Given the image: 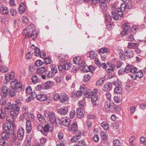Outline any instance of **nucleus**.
<instances>
[{"label": "nucleus", "instance_id": "c03bdc74", "mask_svg": "<svg viewBox=\"0 0 146 146\" xmlns=\"http://www.w3.org/2000/svg\"><path fill=\"white\" fill-rule=\"evenodd\" d=\"M6 109L5 108L4 109H1V111L0 114L4 118L5 116V114L8 113V111L6 110Z\"/></svg>", "mask_w": 146, "mask_h": 146}, {"label": "nucleus", "instance_id": "3c124183", "mask_svg": "<svg viewBox=\"0 0 146 146\" xmlns=\"http://www.w3.org/2000/svg\"><path fill=\"white\" fill-rule=\"evenodd\" d=\"M100 135L102 138V141L104 142V141L106 139V136L105 134L103 132H101L100 133Z\"/></svg>", "mask_w": 146, "mask_h": 146}, {"label": "nucleus", "instance_id": "6ab92c4d", "mask_svg": "<svg viewBox=\"0 0 146 146\" xmlns=\"http://www.w3.org/2000/svg\"><path fill=\"white\" fill-rule=\"evenodd\" d=\"M139 44L137 43L129 42L127 44V48L130 49H135L137 48Z\"/></svg>", "mask_w": 146, "mask_h": 146}, {"label": "nucleus", "instance_id": "7c9ffc66", "mask_svg": "<svg viewBox=\"0 0 146 146\" xmlns=\"http://www.w3.org/2000/svg\"><path fill=\"white\" fill-rule=\"evenodd\" d=\"M134 34L133 33L129 35L127 37V40L131 42L133 41L135 39L133 36Z\"/></svg>", "mask_w": 146, "mask_h": 146}, {"label": "nucleus", "instance_id": "9b49d317", "mask_svg": "<svg viewBox=\"0 0 146 146\" xmlns=\"http://www.w3.org/2000/svg\"><path fill=\"white\" fill-rule=\"evenodd\" d=\"M69 98L67 95L65 93H62L60 94V102L61 103H67L68 102Z\"/></svg>", "mask_w": 146, "mask_h": 146}, {"label": "nucleus", "instance_id": "49530a36", "mask_svg": "<svg viewBox=\"0 0 146 146\" xmlns=\"http://www.w3.org/2000/svg\"><path fill=\"white\" fill-rule=\"evenodd\" d=\"M12 106L13 104H12L10 102H8L5 105V108L7 110H9L11 109Z\"/></svg>", "mask_w": 146, "mask_h": 146}, {"label": "nucleus", "instance_id": "79ce46f5", "mask_svg": "<svg viewBox=\"0 0 146 146\" xmlns=\"http://www.w3.org/2000/svg\"><path fill=\"white\" fill-rule=\"evenodd\" d=\"M31 80L34 84H36L38 82V78L36 75H34L32 76Z\"/></svg>", "mask_w": 146, "mask_h": 146}, {"label": "nucleus", "instance_id": "c85d7f7f", "mask_svg": "<svg viewBox=\"0 0 146 146\" xmlns=\"http://www.w3.org/2000/svg\"><path fill=\"white\" fill-rule=\"evenodd\" d=\"M125 10L123 9L122 8V7L120 6V7L117 10L118 14L121 17H123L124 14L123 13V11H125Z\"/></svg>", "mask_w": 146, "mask_h": 146}, {"label": "nucleus", "instance_id": "a878e982", "mask_svg": "<svg viewBox=\"0 0 146 146\" xmlns=\"http://www.w3.org/2000/svg\"><path fill=\"white\" fill-rule=\"evenodd\" d=\"M46 70V68L43 66L38 68L37 69V72L38 74H42L45 72Z\"/></svg>", "mask_w": 146, "mask_h": 146}, {"label": "nucleus", "instance_id": "dca6fc26", "mask_svg": "<svg viewBox=\"0 0 146 146\" xmlns=\"http://www.w3.org/2000/svg\"><path fill=\"white\" fill-rule=\"evenodd\" d=\"M84 112L80 108H77L76 110V115L77 117L81 118L84 115Z\"/></svg>", "mask_w": 146, "mask_h": 146}, {"label": "nucleus", "instance_id": "de8ad7c7", "mask_svg": "<svg viewBox=\"0 0 146 146\" xmlns=\"http://www.w3.org/2000/svg\"><path fill=\"white\" fill-rule=\"evenodd\" d=\"M135 75L136 78L137 77L139 78H141L143 75V73L141 70L137 71Z\"/></svg>", "mask_w": 146, "mask_h": 146}, {"label": "nucleus", "instance_id": "09e8293b", "mask_svg": "<svg viewBox=\"0 0 146 146\" xmlns=\"http://www.w3.org/2000/svg\"><path fill=\"white\" fill-rule=\"evenodd\" d=\"M91 78L89 74H86L84 76L83 80L86 82L89 80Z\"/></svg>", "mask_w": 146, "mask_h": 146}, {"label": "nucleus", "instance_id": "cd10ccee", "mask_svg": "<svg viewBox=\"0 0 146 146\" xmlns=\"http://www.w3.org/2000/svg\"><path fill=\"white\" fill-rule=\"evenodd\" d=\"M113 144L115 146H121L122 144V141L121 140L115 139L113 141Z\"/></svg>", "mask_w": 146, "mask_h": 146}, {"label": "nucleus", "instance_id": "39448f33", "mask_svg": "<svg viewBox=\"0 0 146 146\" xmlns=\"http://www.w3.org/2000/svg\"><path fill=\"white\" fill-rule=\"evenodd\" d=\"M35 25H29L28 27L25 28L23 32V34L26 35H31L34 31L33 28H35Z\"/></svg>", "mask_w": 146, "mask_h": 146}, {"label": "nucleus", "instance_id": "b1692460", "mask_svg": "<svg viewBox=\"0 0 146 146\" xmlns=\"http://www.w3.org/2000/svg\"><path fill=\"white\" fill-rule=\"evenodd\" d=\"M108 66H110V68L107 69L106 70V71L108 73L110 74L112 73V72H113V69L115 68V66L114 64H109Z\"/></svg>", "mask_w": 146, "mask_h": 146}, {"label": "nucleus", "instance_id": "bb28decb", "mask_svg": "<svg viewBox=\"0 0 146 146\" xmlns=\"http://www.w3.org/2000/svg\"><path fill=\"white\" fill-rule=\"evenodd\" d=\"M121 7L124 10H125L126 9H131L132 8V5H129L127 3H122L121 5Z\"/></svg>", "mask_w": 146, "mask_h": 146}, {"label": "nucleus", "instance_id": "423d86ee", "mask_svg": "<svg viewBox=\"0 0 146 146\" xmlns=\"http://www.w3.org/2000/svg\"><path fill=\"white\" fill-rule=\"evenodd\" d=\"M12 82L13 84L12 87L16 89L17 92H19L21 90L22 88L21 84L17 80H15Z\"/></svg>", "mask_w": 146, "mask_h": 146}, {"label": "nucleus", "instance_id": "a18cd8bd", "mask_svg": "<svg viewBox=\"0 0 146 146\" xmlns=\"http://www.w3.org/2000/svg\"><path fill=\"white\" fill-rule=\"evenodd\" d=\"M112 16H111L109 14H106V15L105 19L106 21H108L109 22H110L112 20Z\"/></svg>", "mask_w": 146, "mask_h": 146}, {"label": "nucleus", "instance_id": "0eeeda50", "mask_svg": "<svg viewBox=\"0 0 146 146\" xmlns=\"http://www.w3.org/2000/svg\"><path fill=\"white\" fill-rule=\"evenodd\" d=\"M96 1L99 2L100 3L101 8L104 12H106L108 9L107 4L106 3V1L108 2L110 0H95Z\"/></svg>", "mask_w": 146, "mask_h": 146}, {"label": "nucleus", "instance_id": "f704fd0d", "mask_svg": "<svg viewBox=\"0 0 146 146\" xmlns=\"http://www.w3.org/2000/svg\"><path fill=\"white\" fill-rule=\"evenodd\" d=\"M87 67L88 68V70L85 69V68L84 70V72H87L88 71H90L91 73H93L94 71V68L93 67V66H87Z\"/></svg>", "mask_w": 146, "mask_h": 146}, {"label": "nucleus", "instance_id": "1a4fd4ad", "mask_svg": "<svg viewBox=\"0 0 146 146\" xmlns=\"http://www.w3.org/2000/svg\"><path fill=\"white\" fill-rule=\"evenodd\" d=\"M9 89L6 86L2 87L1 89L0 94L2 98L6 97L9 94Z\"/></svg>", "mask_w": 146, "mask_h": 146}, {"label": "nucleus", "instance_id": "4c0bfd02", "mask_svg": "<svg viewBox=\"0 0 146 146\" xmlns=\"http://www.w3.org/2000/svg\"><path fill=\"white\" fill-rule=\"evenodd\" d=\"M97 54L94 51H92L90 53L89 57L91 59H93L97 56Z\"/></svg>", "mask_w": 146, "mask_h": 146}, {"label": "nucleus", "instance_id": "5701e85b", "mask_svg": "<svg viewBox=\"0 0 146 146\" xmlns=\"http://www.w3.org/2000/svg\"><path fill=\"white\" fill-rule=\"evenodd\" d=\"M32 130L31 122L29 121L26 122V130L27 133H31Z\"/></svg>", "mask_w": 146, "mask_h": 146}, {"label": "nucleus", "instance_id": "e433bc0d", "mask_svg": "<svg viewBox=\"0 0 146 146\" xmlns=\"http://www.w3.org/2000/svg\"><path fill=\"white\" fill-rule=\"evenodd\" d=\"M102 127L105 130H107L109 127V125L106 122L104 121L101 124Z\"/></svg>", "mask_w": 146, "mask_h": 146}, {"label": "nucleus", "instance_id": "0e129e2a", "mask_svg": "<svg viewBox=\"0 0 146 146\" xmlns=\"http://www.w3.org/2000/svg\"><path fill=\"white\" fill-rule=\"evenodd\" d=\"M40 50L38 48H36L35 50V55L38 56L40 54Z\"/></svg>", "mask_w": 146, "mask_h": 146}, {"label": "nucleus", "instance_id": "f03ea898", "mask_svg": "<svg viewBox=\"0 0 146 146\" xmlns=\"http://www.w3.org/2000/svg\"><path fill=\"white\" fill-rule=\"evenodd\" d=\"M10 123V125H8L7 124H4L3 126V128L4 131L1 134V138L5 140H7L9 139V135L11 133L12 123Z\"/></svg>", "mask_w": 146, "mask_h": 146}, {"label": "nucleus", "instance_id": "2eb2a0df", "mask_svg": "<svg viewBox=\"0 0 146 146\" xmlns=\"http://www.w3.org/2000/svg\"><path fill=\"white\" fill-rule=\"evenodd\" d=\"M26 7V4L25 2H24L21 3L19 7V11L21 14L23 13L25 11Z\"/></svg>", "mask_w": 146, "mask_h": 146}, {"label": "nucleus", "instance_id": "69168bd1", "mask_svg": "<svg viewBox=\"0 0 146 146\" xmlns=\"http://www.w3.org/2000/svg\"><path fill=\"white\" fill-rule=\"evenodd\" d=\"M86 145L83 140H80L78 141L77 146H86Z\"/></svg>", "mask_w": 146, "mask_h": 146}, {"label": "nucleus", "instance_id": "7ed1b4c3", "mask_svg": "<svg viewBox=\"0 0 146 146\" xmlns=\"http://www.w3.org/2000/svg\"><path fill=\"white\" fill-rule=\"evenodd\" d=\"M98 90L95 89L92 90L90 92L87 93L86 95V96L88 98L91 97L92 102L93 103L94 106H95L97 105L96 102L97 101L98 97L97 95V92Z\"/></svg>", "mask_w": 146, "mask_h": 146}, {"label": "nucleus", "instance_id": "4468645a", "mask_svg": "<svg viewBox=\"0 0 146 146\" xmlns=\"http://www.w3.org/2000/svg\"><path fill=\"white\" fill-rule=\"evenodd\" d=\"M17 93L16 91V90L11 87L10 88L9 90V96L11 98H13L16 96Z\"/></svg>", "mask_w": 146, "mask_h": 146}, {"label": "nucleus", "instance_id": "a211bd4d", "mask_svg": "<svg viewBox=\"0 0 146 146\" xmlns=\"http://www.w3.org/2000/svg\"><path fill=\"white\" fill-rule=\"evenodd\" d=\"M9 12L8 9L6 7H2L0 9V13L3 15H7Z\"/></svg>", "mask_w": 146, "mask_h": 146}, {"label": "nucleus", "instance_id": "bf43d9fd", "mask_svg": "<svg viewBox=\"0 0 146 146\" xmlns=\"http://www.w3.org/2000/svg\"><path fill=\"white\" fill-rule=\"evenodd\" d=\"M23 22L24 24H27L29 22V20L27 17L25 16H24L22 17Z\"/></svg>", "mask_w": 146, "mask_h": 146}, {"label": "nucleus", "instance_id": "aec40b11", "mask_svg": "<svg viewBox=\"0 0 146 146\" xmlns=\"http://www.w3.org/2000/svg\"><path fill=\"white\" fill-rule=\"evenodd\" d=\"M37 117L38 120L41 123L44 124L45 123V119L43 115L39 114H37Z\"/></svg>", "mask_w": 146, "mask_h": 146}, {"label": "nucleus", "instance_id": "13d9d810", "mask_svg": "<svg viewBox=\"0 0 146 146\" xmlns=\"http://www.w3.org/2000/svg\"><path fill=\"white\" fill-rule=\"evenodd\" d=\"M51 62V60L50 58L48 57V58H46L44 60V62H43L44 64H50Z\"/></svg>", "mask_w": 146, "mask_h": 146}, {"label": "nucleus", "instance_id": "a19ab883", "mask_svg": "<svg viewBox=\"0 0 146 146\" xmlns=\"http://www.w3.org/2000/svg\"><path fill=\"white\" fill-rule=\"evenodd\" d=\"M123 30L128 31L130 28L129 25V23L124 24L122 26Z\"/></svg>", "mask_w": 146, "mask_h": 146}, {"label": "nucleus", "instance_id": "864d4df0", "mask_svg": "<svg viewBox=\"0 0 146 146\" xmlns=\"http://www.w3.org/2000/svg\"><path fill=\"white\" fill-rule=\"evenodd\" d=\"M76 115V112L74 110H72L70 113L69 116L70 118H73Z\"/></svg>", "mask_w": 146, "mask_h": 146}, {"label": "nucleus", "instance_id": "20e7f679", "mask_svg": "<svg viewBox=\"0 0 146 146\" xmlns=\"http://www.w3.org/2000/svg\"><path fill=\"white\" fill-rule=\"evenodd\" d=\"M44 115L46 119L50 121L52 124L56 123V119L54 114L52 112L48 110L45 111Z\"/></svg>", "mask_w": 146, "mask_h": 146}, {"label": "nucleus", "instance_id": "5fc2aeb1", "mask_svg": "<svg viewBox=\"0 0 146 146\" xmlns=\"http://www.w3.org/2000/svg\"><path fill=\"white\" fill-rule=\"evenodd\" d=\"M8 70L7 67L4 66H0V71L3 72H6Z\"/></svg>", "mask_w": 146, "mask_h": 146}, {"label": "nucleus", "instance_id": "8fccbe9b", "mask_svg": "<svg viewBox=\"0 0 146 146\" xmlns=\"http://www.w3.org/2000/svg\"><path fill=\"white\" fill-rule=\"evenodd\" d=\"M113 100L114 102L117 103H119L121 102V99L118 96H115L113 98Z\"/></svg>", "mask_w": 146, "mask_h": 146}, {"label": "nucleus", "instance_id": "c756f323", "mask_svg": "<svg viewBox=\"0 0 146 146\" xmlns=\"http://www.w3.org/2000/svg\"><path fill=\"white\" fill-rule=\"evenodd\" d=\"M50 67L51 70V72L54 75V74L57 73V69L56 65L54 64H52L50 66Z\"/></svg>", "mask_w": 146, "mask_h": 146}, {"label": "nucleus", "instance_id": "6e6d98bb", "mask_svg": "<svg viewBox=\"0 0 146 146\" xmlns=\"http://www.w3.org/2000/svg\"><path fill=\"white\" fill-rule=\"evenodd\" d=\"M131 67V66L130 65H127L125 68V69L124 70V72L127 73L130 72Z\"/></svg>", "mask_w": 146, "mask_h": 146}, {"label": "nucleus", "instance_id": "473e14b6", "mask_svg": "<svg viewBox=\"0 0 146 146\" xmlns=\"http://www.w3.org/2000/svg\"><path fill=\"white\" fill-rule=\"evenodd\" d=\"M115 93L116 94H121L122 92V89L121 87H119L118 86H116L114 90Z\"/></svg>", "mask_w": 146, "mask_h": 146}, {"label": "nucleus", "instance_id": "e2e57ef3", "mask_svg": "<svg viewBox=\"0 0 146 146\" xmlns=\"http://www.w3.org/2000/svg\"><path fill=\"white\" fill-rule=\"evenodd\" d=\"M43 62L40 60H37L36 62V65L38 67L40 66L42 64Z\"/></svg>", "mask_w": 146, "mask_h": 146}, {"label": "nucleus", "instance_id": "f257e3e1", "mask_svg": "<svg viewBox=\"0 0 146 146\" xmlns=\"http://www.w3.org/2000/svg\"><path fill=\"white\" fill-rule=\"evenodd\" d=\"M12 108L10 112V117L7 118V120L11 123H13L16 117L19 114V111L20 109L19 107L17 104H13Z\"/></svg>", "mask_w": 146, "mask_h": 146}, {"label": "nucleus", "instance_id": "c9c22d12", "mask_svg": "<svg viewBox=\"0 0 146 146\" xmlns=\"http://www.w3.org/2000/svg\"><path fill=\"white\" fill-rule=\"evenodd\" d=\"M124 51L126 54V56L129 58H131L133 56V53L131 51H127V50L125 49Z\"/></svg>", "mask_w": 146, "mask_h": 146}, {"label": "nucleus", "instance_id": "58836bf2", "mask_svg": "<svg viewBox=\"0 0 146 146\" xmlns=\"http://www.w3.org/2000/svg\"><path fill=\"white\" fill-rule=\"evenodd\" d=\"M34 32H33L30 35H26L25 36V38H28L30 37L32 38L33 39H35L36 37V34L34 33Z\"/></svg>", "mask_w": 146, "mask_h": 146}, {"label": "nucleus", "instance_id": "052dcab7", "mask_svg": "<svg viewBox=\"0 0 146 146\" xmlns=\"http://www.w3.org/2000/svg\"><path fill=\"white\" fill-rule=\"evenodd\" d=\"M119 54V58L121 60H124L125 59V56L123 52H120Z\"/></svg>", "mask_w": 146, "mask_h": 146}, {"label": "nucleus", "instance_id": "4be33fe9", "mask_svg": "<svg viewBox=\"0 0 146 146\" xmlns=\"http://www.w3.org/2000/svg\"><path fill=\"white\" fill-rule=\"evenodd\" d=\"M12 123V131L13 132L12 133H11L10 134L12 136V137L13 138V140H12L13 143H14V142L17 139V137L16 136V133L14 131V125L13 123Z\"/></svg>", "mask_w": 146, "mask_h": 146}, {"label": "nucleus", "instance_id": "2f4dec72", "mask_svg": "<svg viewBox=\"0 0 146 146\" xmlns=\"http://www.w3.org/2000/svg\"><path fill=\"white\" fill-rule=\"evenodd\" d=\"M74 62L76 64H80L81 63V60L80 57H76L74 58L73 60Z\"/></svg>", "mask_w": 146, "mask_h": 146}, {"label": "nucleus", "instance_id": "37998d69", "mask_svg": "<svg viewBox=\"0 0 146 146\" xmlns=\"http://www.w3.org/2000/svg\"><path fill=\"white\" fill-rule=\"evenodd\" d=\"M44 74H45V76H46V77L48 78H51L54 75L51 71L47 70H46Z\"/></svg>", "mask_w": 146, "mask_h": 146}, {"label": "nucleus", "instance_id": "393cba45", "mask_svg": "<svg viewBox=\"0 0 146 146\" xmlns=\"http://www.w3.org/2000/svg\"><path fill=\"white\" fill-rule=\"evenodd\" d=\"M46 99V97L44 94H38L37 96V100L41 102H43Z\"/></svg>", "mask_w": 146, "mask_h": 146}, {"label": "nucleus", "instance_id": "412c9836", "mask_svg": "<svg viewBox=\"0 0 146 146\" xmlns=\"http://www.w3.org/2000/svg\"><path fill=\"white\" fill-rule=\"evenodd\" d=\"M73 133H77L78 131L77 124L76 122H73L70 129Z\"/></svg>", "mask_w": 146, "mask_h": 146}, {"label": "nucleus", "instance_id": "ea45409f", "mask_svg": "<svg viewBox=\"0 0 146 146\" xmlns=\"http://www.w3.org/2000/svg\"><path fill=\"white\" fill-rule=\"evenodd\" d=\"M110 107H109V109L112 110L113 109L114 110L115 109H119V108H119V107L113 102L112 103H110Z\"/></svg>", "mask_w": 146, "mask_h": 146}, {"label": "nucleus", "instance_id": "f8f14e48", "mask_svg": "<svg viewBox=\"0 0 146 146\" xmlns=\"http://www.w3.org/2000/svg\"><path fill=\"white\" fill-rule=\"evenodd\" d=\"M68 108L67 107H62L57 110L59 114L63 115H66L68 112Z\"/></svg>", "mask_w": 146, "mask_h": 146}, {"label": "nucleus", "instance_id": "6e6552de", "mask_svg": "<svg viewBox=\"0 0 146 146\" xmlns=\"http://www.w3.org/2000/svg\"><path fill=\"white\" fill-rule=\"evenodd\" d=\"M23 118L27 119V121H33L35 120V116L34 115L30 112H27V113H24L23 115Z\"/></svg>", "mask_w": 146, "mask_h": 146}, {"label": "nucleus", "instance_id": "4d7b16f0", "mask_svg": "<svg viewBox=\"0 0 146 146\" xmlns=\"http://www.w3.org/2000/svg\"><path fill=\"white\" fill-rule=\"evenodd\" d=\"M107 52V49L105 48H102L98 50V52L100 54H102Z\"/></svg>", "mask_w": 146, "mask_h": 146}, {"label": "nucleus", "instance_id": "f3484780", "mask_svg": "<svg viewBox=\"0 0 146 146\" xmlns=\"http://www.w3.org/2000/svg\"><path fill=\"white\" fill-rule=\"evenodd\" d=\"M112 85L110 82L106 83L103 88V90L105 91H109L111 89Z\"/></svg>", "mask_w": 146, "mask_h": 146}, {"label": "nucleus", "instance_id": "ddd939ff", "mask_svg": "<svg viewBox=\"0 0 146 146\" xmlns=\"http://www.w3.org/2000/svg\"><path fill=\"white\" fill-rule=\"evenodd\" d=\"M52 128L50 127L48 124H45L43 127V134L45 136L46 135L47 133L49 131H52Z\"/></svg>", "mask_w": 146, "mask_h": 146}, {"label": "nucleus", "instance_id": "9d476101", "mask_svg": "<svg viewBox=\"0 0 146 146\" xmlns=\"http://www.w3.org/2000/svg\"><path fill=\"white\" fill-rule=\"evenodd\" d=\"M25 131L22 127L19 128L17 130V138L19 140H21L23 139L24 136Z\"/></svg>", "mask_w": 146, "mask_h": 146}, {"label": "nucleus", "instance_id": "680f3d73", "mask_svg": "<svg viewBox=\"0 0 146 146\" xmlns=\"http://www.w3.org/2000/svg\"><path fill=\"white\" fill-rule=\"evenodd\" d=\"M65 121V118H62L61 119L58 118V121H56V123L57 124V123H58L62 124L63 125V123H64Z\"/></svg>", "mask_w": 146, "mask_h": 146}, {"label": "nucleus", "instance_id": "338daca9", "mask_svg": "<svg viewBox=\"0 0 146 146\" xmlns=\"http://www.w3.org/2000/svg\"><path fill=\"white\" fill-rule=\"evenodd\" d=\"M60 94H56L54 95L53 98L54 100L55 101H57L58 100H60Z\"/></svg>", "mask_w": 146, "mask_h": 146}, {"label": "nucleus", "instance_id": "72a5a7b5", "mask_svg": "<svg viewBox=\"0 0 146 146\" xmlns=\"http://www.w3.org/2000/svg\"><path fill=\"white\" fill-rule=\"evenodd\" d=\"M64 69L66 70H69L71 67V64L70 62H67L65 64L63 65Z\"/></svg>", "mask_w": 146, "mask_h": 146}, {"label": "nucleus", "instance_id": "774afa93", "mask_svg": "<svg viewBox=\"0 0 146 146\" xmlns=\"http://www.w3.org/2000/svg\"><path fill=\"white\" fill-rule=\"evenodd\" d=\"M111 102L110 101L106 102L105 104V107L106 109L109 110V107L110 105Z\"/></svg>", "mask_w": 146, "mask_h": 146}, {"label": "nucleus", "instance_id": "603ef678", "mask_svg": "<svg viewBox=\"0 0 146 146\" xmlns=\"http://www.w3.org/2000/svg\"><path fill=\"white\" fill-rule=\"evenodd\" d=\"M65 121L64 123H63V125L66 126H69L70 123V119L69 118H65Z\"/></svg>", "mask_w": 146, "mask_h": 146}]
</instances>
